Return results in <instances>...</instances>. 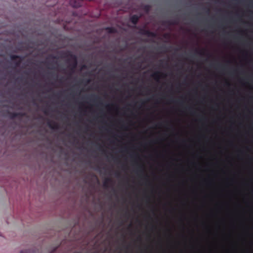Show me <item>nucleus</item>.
Instances as JSON below:
<instances>
[{
	"label": "nucleus",
	"mask_w": 253,
	"mask_h": 253,
	"mask_svg": "<svg viewBox=\"0 0 253 253\" xmlns=\"http://www.w3.org/2000/svg\"><path fill=\"white\" fill-rule=\"evenodd\" d=\"M60 55H62L63 58H69L67 60L68 62L72 61V63L69 65V67L72 73H74L78 65V61L77 56L72 53L70 51H62L59 52Z\"/></svg>",
	"instance_id": "nucleus-1"
},
{
	"label": "nucleus",
	"mask_w": 253,
	"mask_h": 253,
	"mask_svg": "<svg viewBox=\"0 0 253 253\" xmlns=\"http://www.w3.org/2000/svg\"><path fill=\"white\" fill-rule=\"evenodd\" d=\"M32 77L29 74L28 77L24 76H21L15 79V83L18 85H28V89L30 91L32 89Z\"/></svg>",
	"instance_id": "nucleus-2"
},
{
	"label": "nucleus",
	"mask_w": 253,
	"mask_h": 253,
	"mask_svg": "<svg viewBox=\"0 0 253 253\" xmlns=\"http://www.w3.org/2000/svg\"><path fill=\"white\" fill-rule=\"evenodd\" d=\"M10 58L14 64V68L19 67L24 59L23 57L16 55H11Z\"/></svg>",
	"instance_id": "nucleus-3"
},
{
	"label": "nucleus",
	"mask_w": 253,
	"mask_h": 253,
	"mask_svg": "<svg viewBox=\"0 0 253 253\" xmlns=\"http://www.w3.org/2000/svg\"><path fill=\"white\" fill-rule=\"evenodd\" d=\"M50 58L52 59H57L58 58L56 56H54L53 55H50L48 56V57L46 58V60L44 61V64L46 65V66H47V67L48 69H52V70L56 69V67L52 66V63L56 64L57 61H53L52 62H51L48 60Z\"/></svg>",
	"instance_id": "nucleus-4"
},
{
	"label": "nucleus",
	"mask_w": 253,
	"mask_h": 253,
	"mask_svg": "<svg viewBox=\"0 0 253 253\" xmlns=\"http://www.w3.org/2000/svg\"><path fill=\"white\" fill-rule=\"evenodd\" d=\"M139 33L142 35L146 36L148 37L155 38L156 34L153 32L144 28H140L139 31Z\"/></svg>",
	"instance_id": "nucleus-5"
},
{
	"label": "nucleus",
	"mask_w": 253,
	"mask_h": 253,
	"mask_svg": "<svg viewBox=\"0 0 253 253\" xmlns=\"http://www.w3.org/2000/svg\"><path fill=\"white\" fill-rule=\"evenodd\" d=\"M9 117L11 119H14L15 118L21 119L22 118L25 114L22 112H8Z\"/></svg>",
	"instance_id": "nucleus-6"
},
{
	"label": "nucleus",
	"mask_w": 253,
	"mask_h": 253,
	"mask_svg": "<svg viewBox=\"0 0 253 253\" xmlns=\"http://www.w3.org/2000/svg\"><path fill=\"white\" fill-rule=\"evenodd\" d=\"M84 0H70V4L73 7H78L82 6Z\"/></svg>",
	"instance_id": "nucleus-7"
},
{
	"label": "nucleus",
	"mask_w": 253,
	"mask_h": 253,
	"mask_svg": "<svg viewBox=\"0 0 253 253\" xmlns=\"http://www.w3.org/2000/svg\"><path fill=\"white\" fill-rule=\"evenodd\" d=\"M47 125L52 129H58L59 128V125L55 122L48 120Z\"/></svg>",
	"instance_id": "nucleus-8"
},
{
	"label": "nucleus",
	"mask_w": 253,
	"mask_h": 253,
	"mask_svg": "<svg viewBox=\"0 0 253 253\" xmlns=\"http://www.w3.org/2000/svg\"><path fill=\"white\" fill-rule=\"evenodd\" d=\"M166 74L160 72H156L152 75V77L157 81H159L161 77H165Z\"/></svg>",
	"instance_id": "nucleus-9"
},
{
	"label": "nucleus",
	"mask_w": 253,
	"mask_h": 253,
	"mask_svg": "<svg viewBox=\"0 0 253 253\" xmlns=\"http://www.w3.org/2000/svg\"><path fill=\"white\" fill-rule=\"evenodd\" d=\"M139 19V16L137 15H133L130 18L131 22L135 25H136Z\"/></svg>",
	"instance_id": "nucleus-10"
},
{
	"label": "nucleus",
	"mask_w": 253,
	"mask_h": 253,
	"mask_svg": "<svg viewBox=\"0 0 253 253\" xmlns=\"http://www.w3.org/2000/svg\"><path fill=\"white\" fill-rule=\"evenodd\" d=\"M105 30L109 34H115L117 32L116 29L112 27H108L105 28Z\"/></svg>",
	"instance_id": "nucleus-11"
},
{
	"label": "nucleus",
	"mask_w": 253,
	"mask_h": 253,
	"mask_svg": "<svg viewBox=\"0 0 253 253\" xmlns=\"http://www.w3.org/2000/svg\"><path fill=\"white\" fill-rule=\"evenodd\" d=\"M112 182V179L110 178H107L103 182V186L107 188L109 186V183Z\"/></svg>",
	"instance_id": "nucleus-12"
},
{
	"label": "nucleus",
	"mask_w": 253,
	"mask_h": 253,
	"mask_svg": "<svg viewBox=\"0 0 253 253\" xmlns=\"http://www.w3.org/2000/svg\"><path fill=\"white\" fill-rule=\"evenodd\" d=\"M169 24L170 25H174L178 24V21L177 20H172L168 21Z\"/></svg>",
	"instance_id": "nucleus-13"
},
{
	"label": "nucleus",
	"mask_w": 253,
	"mask_h": 253,
	"mask_svg": "<svg viewBox=\"0 0 253 253\" xmlns=\"http://www.w3.org/2000/svg\"><path fill=\"white\" fill-rule=\"evenodd\" d=\"M20 253H32V252L30 249H28L22 250L21 251Z\"/></svg>",
	"instance_id": "nucleus-14"
},
{
	"label": "nucleus",
	"mask_w": 253,
	"mask_h": 253,
	"mask_svg": "<svg viewBox=\"0 0 253 253\" xmlns=\"http://www.w3.org/2000/svg\"><path fill=\"white\" fill-rule=\"evenodd\" d=\"M91 97L92 98H94V99H93V100H92L93 102H96V100L99 98L96 95H95L94 94L91 95Z\"/></svg>",
	"instance_id": "nucleus-15"
},
{
	"label": "nucleus",
	"mask_w": 253,
	"mask_h": 253,
	"mask_svg": "<svg viewBox=\"0 0 253 253\" xmlns=\"http://www.w3.org/2000/svg\"><path fill=\"white\" fill-rule=\"evenodd\" d=\"M196 52L201 55L205 54V51L204 50H200V51L196 50Z\"/></svg>",
	"instance_id": "nucleus-16"
},
{
	"label": "nucleus",
	"mask_w": 253,
	"mask_h": 253,
	"mask_svg": "<svg viewBox=\"0 0 253 253\" xmlns=\"http://www.w3.org/2000/svg\"><path fill=\"white\" fill-rule=\"evenodd\" d=\"M149 9H150V6L149 5H145V9L147 11H148L149 10Z\"/></svg>",
	"instance_id": "nucleus-17"
},
{
	"label": "nucleus",
	"mask_w": 253,
	"mask_h": 253,
	"mask_svg": "<svg viewBox=\"0 0 253 253\" xmlns=\"http://www.w3.org/2000/svg\"><path fill=\"white\" fill-rule=\"evenodd\" d=\"M43 113L45 115H48V110L47 109H45L44 110H43Z\"/></svg>",
	"instance_id": "nucleus-18"
},
{
	"label": "nucleus",
	"mask_w": 253,
	"mask_h": 253,
	"mask_svg": "<svg viewBox=\"0 0 253 253\" xmlns=\"http://www.w3.org/2000/svg\"><path fill=\"white\" fill-rule=\"evenodd\" d=\"M207 13L208 14L210 13V9L209 8H207Z\"/></svg>",
	"instance_id": "nucleus-19"
},
{
	"label": "nucleus",
	"mask_w": 253,
	"mask_h": 253,
	"mask_svg": "<svg viewBox=\"0 0 253 253\" xmlns=\"http://www.w3.org/2000/svg\"><path fill=\"white\" fill-rule=\"evenodd\" d=\"M34 76H34V71H33V78H32V80L35 79H34Z\"/></svg>",
	"instance_id": "nucleus-20"
},
{
	"label": "nucleus",
	"mask_w": 253,
	"mask_h": 253,
	"mask_svg": "<svg viewBox=\"0 0 253 253\" xmlns=\"http://www.w3.org/2000/svg\"><path fill=\"white\" fill-rule=\"evenodd\" d=\"M140 168H141V171H143V167L142 166H141Z\"/></svg>",
	"instance_id": "nucleus-21"
},
{
	"label": "nucleus",
	"mask_w": 253,
	"mask_h": 253,
	"mask_svg": "<svg viewBox=\"0 0 253 253\" xmlns=\"http://www.w3.org/2000/svg\"><path fill=\"white\" fill-rule=\"evenodd\" d=\"M226 84L229 85L230 84H229V83L228 82H226Z\"/></svg>",
	"instance_id": "nucleus-22"
},
{
	"label": "nucleus",
	"mask_w": 253,
	"mask_h": 253,
	"mask_svg": "<svg viewBox=\"0 0 253 253\" xmlns=\"http://www.w3.org/2000/svg\"><path fill=\"white\" fill-rule=\"evenodd\" d=\"M32 102H33V104H34V99H33V98Z\"/></svg>",
	"instance_id": "nucleus-23"
},
{
	"label": "nucleus",
	"mask_w": 253,
	"mask_h": 253,
	"mask_svg": "<svg viewBox=\"0 0 253 253\" xmlns=\"http://www.w3.org/2000/svg\"><path fill=\"white\" fill-rule=\"evenodd\" d=\"M83 68H85V65H84V66H83Z\"/></svg>",
	"instance_id": "nucleus-24"
},
{
	"label": "nucleus",
	"mask_w": 253,
	"mask_h": 253,
	"mask_svg": "<svg viewBox=\"0 0 253 253\" xmlns=\"http://www.w3.org/2000/svg\"><path fill=\"white\" fill-rule=\"evenodd\" d=\"M51 90V89H49L47 91H48V92H49V91H50Z\"/></svg>",
	"instance_id": "nucleus-25"
},
{
	"label": "nucleus",
	"mask_w": 253,
	"mask_h": 253,
	"mask_svg": "<svg viewBox=\"0 0 253 253\" xmlns=\"http://www.w3.org/2000/svg\"><path fill=\"white\" fill-rule=\"evenodd\" d=\"M117 175H119V173H117Z\"/></svg>",
	"instance_id": "nucleus-26"
}]
</instances>
